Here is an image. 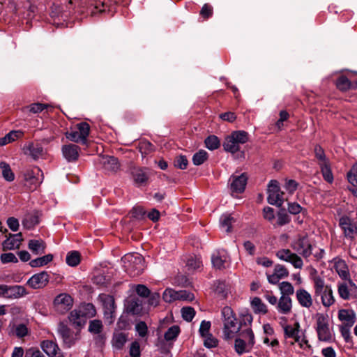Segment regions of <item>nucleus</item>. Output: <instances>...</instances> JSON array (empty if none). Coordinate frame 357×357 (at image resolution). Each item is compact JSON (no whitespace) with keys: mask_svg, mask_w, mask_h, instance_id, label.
<instances>
[{"mask_svg":"<svg viewBox=\"0 0 357 357\" xmlns=\"http://www.w3.org/2000/svg\"><path fill=\"white\" fill-rule=\"evenodd\" d=\"M69 4L75 5V12L94 15L109 11L105 0H69Z\"/></svg>","mask_w":357,"mask_h":357,"instance_id":"nucleus-1","label":"nucleus"},{"mask_svg":"<svg viewBox=\"0 0 357 357\" xmlns=\"http://www.w3.org/2000/svg\"><path fill=\"white\" fill-rule=\"evenodd\" d=\"M39 222L38 212L33 211L27 213L22 220L23 226L26 229H31Z\"/></svg>","mask_w":357,"mask_h":357,"instance_id":"nucleus-34","label":"nucleus"},{"mask_svg":"<svg viewBox=\"0 0 357 357\" xmlns=\"http://www.w3.org/2000/svg\"><path fill=\"white\" fill-rule=\"evenodd\" d=\"M79 147L75 144L65 145L62 148V153L68 161H75L79 156Z\"/></svg>","mask_w":357,"mask_h":357,"instance_id":"nucleus-29","label":"nucleus"},{"mask_svg":"<svg viewBox=\"0 0 357 357\" xmlns=\"http://www.w3.org/2000/svg\"><path fill=\"white\" fill-rule=\"evenodd\" d=\"M29 249L35 255H41L45 252V243L41 239H32L29 241Z\"/></svg>","mask_w":357,"mask_h":357,"instance_id":"nucleus-33","label":"nucleus"},{"mask_svg":"<svg viewBox=\"0 0 357 357\" xmlns=\"http://www.w3.org/2000/svg\"><path fill=\"white\" fill-rule=\"evenodd\" d=\"M22 241V233H18L10 236L3 243L4 250H14L20 247V243Z\"/></svg>","mask_w":357,"mask_h":357,"instance_id":"nucleus-31","label":"nucleus"},{"mask_svg":"<svg viewBox=\"0 0 357 357\" xmlns=\"http://www.w3.org/2000/svg\"><path fill=\"white\" fill-rule=\"evenodd\" d=\"M177 294V291H175L172 289H167L162 294V298L165 302L171 303L178 300Z\"/></svg>","mask_w":357,"mask_h":357,"instance_id":"nucleus-55","label":"nucleus"},{"mask_svg":"<svg viewBox=\"0 0 357 357\" xmlns=\"http://www.w3.org/2000/svg\"><path fill=\"white\" fill-rule=\"evenodd\" d=\"M58 332L61 337L64 344L67 347H70L75 344L76 337L73 335L70 328L63 324H60L58 328Z\"/></svg>","mask_w":357,"mask_h":357,"instance_id":"nucleus-24","label":"nucleus"},{"mask_svg":"<svg viewBox=\"0 0 357 357\" xmlns=\"http://www.w3.org/2000/svg\"><path fill=\"white\" fill-rule=\"evenodd\" d=\"M222 317L224 339L231 340L241 332V326H238L236 315L230 307L225 306L222 308Z\"/></svg>","mask_w":357,"mask_h":357,"instance_id":"nucleus-2","label":"nucleus"},{"mask_svg":"<svg viewBox=\"0 0 357 357\" xmlns=\"http://www.w3.org/2000/svg\"><path fill=\"white\" fill-rule=\"evenodd\" d=\"M283 192L280 190L278 182L271 180L268 186V202L271 205L281 206L284 202Z\"/></svg>","mask_w":357,"mask_h":357,"instance_id":"nucleus-11","label":"nucleus"},{"mask_svg":"<svg viewBox=\"0 0 357 357\" xmlns=\"http://www.w3.org/2000/svg\"><path fill=\"white\" fill-rule=\"evenodd\" d=\"M338 318L341 321L351 326L355 322V313L352 310H340L338 312Z\"/></svg>","mask_w":357,"mask_h":357,"instance_id":"nucleus-36","label":"nucleus"},{"mask_svg":"<svg viewBox=\"0 0 357 357\" xmlns=\"http://www.w3.org/2000/svg\"><path fill=\"white\" fill-rule=\"evenodd\" d=\"M95 314L94 306L88 303L82 308L73 310L69 315V320L74 326L82 327L86 321V317H93Z\"/></svg>","mask_w":357,"mask_h":357,"instance_id":"nucleus-7","label":"nucleus"},{"mask_svg":"<svg viewBox=\"0 0 357 357\" xmlns=\"http://www.w3.org/2000/svg\"><path fill=\"white\" fill-rule=\"evenodd\" d=\"M23 132L21 130H13L6 134L3 137L0 138V146L9 144L22 137Z\"/></svg>","mask_w":357,"mask_h":357,"instance_id":"nucleus-38","label":"nucleus"},{"mask_svg":"<svg viewBox=\"0 0 357 357\" xmlns=\"http://www.w3.org/2000/svg\"><path fill=\"white\" fill-rule=\"evenodd\" d=\"M181 314L184 320L186 321H190L195 315V311L194 308L191 307H183L181 309Z\"/></svg>","mask_w":357,"mask_h":357,"instance_id":"nucleus-56","label":"nucleus"},{"mask_svg":"<svg viewBox=\"0 0 357 357\" xmlns=\"http://www.w3.org/2000/svg\"><path fill=\"white\" fill-rule=\"evenodd\" d=\"M337 291L339 296L344 300H349L350 298V291L349 286L347 283H340L337 285Z\"/></svg>","mask_w":357,"mask_h":357,"instance_id":"nucleus-53","label":"nucleus"},{"mask_svg":"<svg viewBox=\"0 0 357 357\" xmlns=\"http://www.w3.org/2000/svg\"><path fill=\"white\" fill-rule=\"evenodd\" d=\"M132 174L135 183L137 185H143L149 178L146 169L139 167L135 168L132 172Z\"/></svg>","mask_w":357,"mask_h":357,"instance_id":"nucleus-32","label":"nucleus"},{"mask_svg":"<svg viewBox=\"0 0 357 357\" xmlns=\"http://www.w3.org/2000/svg\"><path fill=\"white\" fill-rule=\"evenodd\" d=\"M50 280V275L47 272L42 271L34 274L27 281V284L33 289L45 287Z\"/></svg>","mask_w":357,"mask_h":357,"instance_id":"nucleus-17","label":"nucleus"},{"mask_svg":"<svg viewBox=\"0 0 357 357\" xmlns=\"http://www.w3.org/2000/svg\"><path fill=\"white\" fill-rule=\"evenodd\" d=\"M276 256L280 260L290 263L295 268L301 269L303 266V261L301 257L289 249L278 250Z\"/></svg>","mask_w":357,"mask_h":357,"instance_id":"nucleus-13","label":"nucleus"},{"mask_svg":"<svg viewBox=\"0 0 357 357\" xmlns=\"http://www.w3.org/2000/svg\"><path fill=\"white\" fill-rule=\"evenodd\" d=\"M296 298L302 307L309 308L312 305V296L304 289H300L296 291Z\"/></svg>","mask_w":357,"mask_h":357,"instance_id":"nucleus-28","label":"nucleus"},{"mask_svg":"<svg viewBox=\"0 0 357 357\" xmlns=\"http://www.w3.org/2000/svg\"><path fill=\"white\" fill-rule=\"evenodd\" d=\"M77 128L78 130H71L66 133L67 139L74 142L86 144L90 132L89 125L86 122H82L77 125Z\"/></svg>","mask_w":357,"mask_h":357,"instance_id":"nucleus-9","label":"nucleus"},{"mask_svg":"<svg viewBox=\"0 0 357 357\" xmlns=\"http://www.w3.org/2000/svg\"><path fill=\"white\" fill-rule=\"evenodd\" d=\"M314 296L319 297L322 305L326 307L333 305L335 299L331 285L325 284L324 280L319 276L313 279Z\"/></svg>","mask_w":357,"mask_h":357,"instance_id":"nucleus-3","label":"nucleus"},{"mask_svg":"<svg viewBox=\"0 0 357 357\" xmlns=\"http://www.w3.org/2000/svg\"><path fill=\"white\" fill-rule=\"evenodd\" d=\"M248 176L245 174L233 175L230 178L231 190L233 192L241 193L244 191L247 183Z\"/></svg>","mask_w":357,"mask_h":357,"instance_id":"nucleus-20","label":"nucleus"},{"mask_svg":"<svg viewBox=\"0 0 357 357\" xmlns=\"http://www.w3.org/2000/svg\"><path fill=\"white\" fill-rule=\"evenodd\" d=\"M128 339V334L118 330L114 332L112 344L116 349H121Z\"/></svg>","mask_w":357,"mask_h":357,"instance_id":"nucleus-27","label":"nucleus"},{"mask_svg":"<svg viewBox=\"0 0 357 357\" xmlns=\"http://www.w3.org/2000/svg\"><path fill=\"white\" fill-rule=\"evenodd\" d=\"M73 303L72 297L66 293L59 294L54 300V307L61 314L68 312L72 307Z\"/></svg>","mask_w":357,"mask_h":357,"instance_id":"nucleus-16","label":"nucleus"},{"mask_svg":"<svg viewBox=\"0 0 357 357\" xmlns=\"http://www.w3.org/2000/svg\"><path fill=\"white\" fill-rule=\"evenodd\" d=\"M0 168L2 171V175L3 177L7 181H13L15 178V175L11 170V168L10 165L6 163V162H1L0 163Z\"/></svg>","mask_w":357,"mask_h":357,"instance_id":"nucleus-45","label":"nucleus"},{"mask_svg":"<svg viewBox=\"0 0 357 357\" xmlns=\"http://www.w3.org/2000/svg\"><path fill=\"white\" fill-rule=\"evenodd\" d=\"M204 338V344L207 348H213L218 345V341L211 334L203 336Z\"/></svg>","mask_w":357,"mask_h":357,"instance_id":"nucleus-64","label":"nucleus"},{"mask_svg":"<svg viewBox=\"0 0 357 357\" xmlns=\"http://www.w3.org/2000/svg\"><path fill=\"white\" fill-rule=\"evenodd\" d=\"M255 344V335L251 328L243 329L234 342V350L238 354L248 353Z\"/></svg>","mask_w":357,"mask_h":357,"instance_id":"nucleus-4","label":"nucleus"},{"mask_svg":"<svg viewBox=\"0 0 357 357\" xmlns=\"http://www.w3.org/2000/svg\"><path fill=\"white\" fill-rule=\"evenodd\" d=\"M317 332L320 341L329 342L332 339L327 319L324 315H319L317 319Z\"/></svg>","mask_w":357,"mask_h":357,"instance_id":"nucleus-14","label":"nucleus"},{"mask_svg":"<svg viewBox=\"0 0 357 357\" xmlns=\"http://www.w3.org/2000/svg\"><path fill=\"white\" fill-rule=\"evenodd\" d=\"M291 247L304 258L309 257L312 252V247L307 236H298L291 243Z\"/></svg>","mask_w":357,"mask_h":357,"instance_id":"nucleus-10","label":"nucleus"},{"mask_svg":"<svg viewBox=\"0 0 357 357\" xmlns=\"http://www.w3.org/2000/svg\"><path fill=\"white\" fill-rule=\"evenodd\" d=\"M28 294L26 289L21 285L8 286L4 289L3 296L8 298H20Z\"/></svg>","mask_w":357,"mask_h":357,"instance_id":"nucleus-22","label":"nucleus"},{"mask_svg":"<svg viewBox=\"0 0 357 357\" xmlns=\"http://www.w3.org/2000/svg\"><path fill=\"white\" fill-rule=\"evenodd\" d=\"M347 179L353 186H357V163L347 173Z\"/></svg>","mask_w":357,"mask_h":357,"instance_id":"nucleus-57","label":"nucleus"},{"mask_svg":"<svg viewBox=\"0 0 357 357\" xmlns=\"http://www.w3.org/2000/svg\"><path fill=\"white\" fill-rule=\"evenodd\" d=\"M289 275V272L284 266L277 264L275 268L273 273L272 274H268L267 279L269 283L273 284H276L280 280L287 277Z\"/></svg>","mask_w":357,"mask_h":357,"instance_id":"nucleus-21","label":"nucleus"},{"mask_svg":"<svg viewBox=\"0 0 357 357\" xmlns=\"http://www.w3.org/2000/svg\"><path fill=\"white\" fill-rule=\"evenodd\" d=\"M205 145L207 149L210 150H215L220 146V142L218 137L211 135L205 139Z\"/></svg>","mask_w":357,"mask_h":357,"instance_id":"nucleus-51","label":"nucleus"},{"mask_svg":"<svg viewBox=\"0 0 357 357\" xmlns=\"http://www.w3.org/2000/svg\"><path fill=\"white\" fill-rule=\"evenodd\" d=\"M322 176L326 181L331 183L333 181V175L331 169L330 162L319 165Z\"/></svg>","mask_w":357,"mask_h":357,"instance_id":"nucleus-44","label":"nucleus"},{"mask_svg":"<svg viewBox=\"0 0 357 357\" xmlns=\"http://www.w3.org/2000/svg\"><path fill=\"white\" fill-rule=\"evenodd\" d=\"M276 308L280 314H289L292 308V301L291 298L286 296H281L278 301Z\"/></svg>","mask_w":357,"mask_h":357,"instance_id":"nucleus-26","label":"nucleus"},{"mask_svg":"<svg viewBox=\"0 0 357 357\" xmlns=\"http://www.w3.org/2000/svg\"><path fill=\"white\" fill-rule=\"evenodd\" d=\"M276 222L273 223L274 227H282L290 222L289 215L284 211H280L276 215Z\"/></svg>","mask_w":357,"mask_h":357,"instance_id":"nucleus-42","label":"nucleus"},{"mask_svg":"<svg viewBox=\"0 0 357 357\" xmlns=\"http://www.w3.org/2000/svg\"><path fill=\"white\" fill-rule=\"evenodd\" d=\"M248 141V135L246 132L235 131L225 139L223 148L225 151L234 154L239 151L240 144H245Z\"/></svg>","mask_w":357,"mask_h":357,"instance_id":"nucleus-5","label":"nucleus"},{"mask_svg":"<svg viewBox=\"0 0 357 357\" xmlns=\"http://www.w3.org/2000/svg\"><path fill=\"white\" fill-rule=\"evenodd\" d=\"M23 176L25 185L32 190H35L42 183L43 178V172L38 167L26 169Z\"/></svg>","mask_w":357,"mask_h":357,"instance_id":"nucleus-12","label":"nucleus"},{"mask_svg":"<svg viewBox=\"0 0 357 357\" xmlns=\"http://www.w3.org/2000/svg\"><path fill=\"white\" fill-rule=\"evenodd\" d=\"M229 257L227 256L225 251H218L213 254L211 257V261L213 266L218 269H222L225 268L226 264L228 262Z\"/></svg>","mask_w":357,"mask_h":357,"instance_id":"nucleus-25","label":"nucleus"},{"mask_svg":"<svg viewBox=\"0 0 357 357\" xmlns=\"http://www.w3.org/2000/svg\"><path fill=\"white\" fill-rule=\"evenodd\" d=\"M135 330L138 335L142 337H145L148 333V327L144 321H139L137 323L135 326Z\"/></svg>","mask_w":357,"mask_h":357,"instance_id":"nucleus-60","label":"nucleus"},{"mask_svg":"<svg viewBox=\"0 0 357 357\" xmlns=\"http://www.w3.org/2000/svg\"><path fill=\"white\" fill-rule=\"evenodd\" d=\"M336 86L341 91H347L352 87L351 82L345 76H341L338 78Z\"/></svg>","mask_w":357,"mask_h":357,"instance_id":"nucleus-54","label":"nucleus"},{"mask_svg":"<svg viewBox=\"0 0 357 357\" xmlns=\"http://www.w3.org/2000/svg\"><path fill=\"white\" fill-rule=\"evenodd\" d=\"M300 324L296 322L294 325H286L284 327L285 338H293L294 341H300Z\"/></svg>","mask_w":357,"mask_h":357,"instance_id":"nucleus-30","label":"nucleus"},{"mask_svg":"<svg viewBox=\"0 0 357 357\" xmlns=\"http://www.w3.org/2000/svg\"><path fill=\"white\" fill-rule=\"evenodd\" d=\"M103 329V325L100 320L94 319L89 322V331L93 334H100Z\"/></svg>","mask_w":357,"mask_h":357,"instance_id":"nucleus-49","label":"nucleus"},{"mask_svg":"<svg viewBox=\"0 0 357 357\" xmlns=\"http://www.w3.org/2000/svg\"><path fill=\"white\" fill-rule=\"evenodd\" d=\"M189 270H197L202 267V261L200 257H190L188 258L186 264Z\"/></svg>","mask_w":357,"mask_h":357,"instance_id":"nucleus-52","label":"nucleus"},{"mask_svg":"<svg viewBox=\"0 0 357 357\" xmlns=\"http://www.w3.org/2000/svg\"><path fill=\"white\" fill-rule=\"evenodd\" d=\"M211 322L208 321H202L200 324L199 332L202 337L210 335Z\"/></svg>","mask_w":357,"mask_h":357,"instance_id":"nucleus-63","label":"nucleus"},{"mask_svg":"<svg viewBox=\"0 0 357 357\" xmlns=\"http://www.w3.org/2000/svg\"><path fill=\"white\" fill-rule=\"evenodd\" d=\"M49 107H51L49 105L42 103H33L29 106V109L31 112L36 114Z\"/></svg>","mask_w":357,"mask_h":357,"instance_id":"nucleus-59","label":"nucleus"},{"mask_svg":"<svg viewBox=\"0 0 357 357\" xmlns=\"http://www.w3.org/2000/svg\"><path fill=\"white\" fill-rule=\"evenodd\" d=\"M339 225L345 238L353 240L357 235V222H353L349 217L342 216L340 218Z\"/></svg>","mask_w":357,"mask_h":357,"instance_id":"nucleus-15","label":"nucleus"},{"mask_svg":"<svg viewBox=\"0 0 357 357\" xmlns=\"http://www.w3.org/2000/svg\"><path fill=\"white\" fill-rule=\"evenodd\" d=\"M281 296H289L293 295L294 289L292 284L289 282H282L279 285Z\"/></svg>","mask_w":357,"mask_h":357,"instance_id":"nucleus-47","label":"nucleus"},{"mask_svg":"<svg viewBox=\"0 0 357 357\" xmlns=\"http://www.w3.org/2000/svg\"><path fill=\"white\" fill-rule=\"evenodd\" d=\"M314 154L316 158L318 160L319 165L329 162L328 159L326 158L324 149L319 145L314 147Z\"/></svg>","mask_w":357,"mask_h":357,"instance_id":"nucleus-50","label":"nucleus"},{"mask_svg":"<svg viewBox=\"0 0 357 357\" xmlns=\"http://www.w3.org/2000/svg\"><path fill=\"white\" fill-rule=\"evenodd\" d=\"M129 354L130 357L141 356L140 344L138 341L135 340L130 344L129 348Z\"/></svg>","mask_w":357,"mask_h":357,"instance_id":"nucleus-58","label":"nucleus"},{"mask_svg":"<svg viewBox=\"0 0 357 357\" xmlns=\"http://www.w3.org/2000/svg\"><path fill=\"white\" fill-rule=\"evenodd\" d=\"M98 299L102 305L104 318L105 321L109 324H112L114 321L116 308L114 297L108 294H101L99 295Z\"/></svg>","mask_w":357,"mask_h":357,"instance_id":"nucleus-8","label":"nucleus"},{"mask_svg":"<svg viewBox=\"0 0 357 357\" xmlns=\"http://www.w3.org/2000/svg\"><path fill=\"white\" fill-rule=\"evenodd\" d=\"M102 162L104 168L108 171L116 172L119 168L117 158L112 156L103 157Z\"/></svg>","mask_w":357,"mask_h":357,"instance_id":"nucleus-37","label":"nucleus"},{"mask_svg":"<svg viewBox=\"0 0 357 357\" xmlns=\"http://www.w3.org/2000/svg\"><path fill=\"white\" fill-rule=\"evenodd\" d=\"M236 218L231 214H222L220 218V225L222 229L229 233L231 231L232 225L236 222Z\"/></svg>","mask_w":357,"mask_h":357,"instance_id":"nucleus-35","label":"nucleus"},{"mask_svg":"<svg viewBox=\"0 0 357 357\" xmlns=\"http://www.w3.org/2000/svg\"><path fill=\"white\" fill-rule=\"evenodd\" d=\"M22 150L26 155L31 157L34 160L42 158L45 155V151L43 146L33 142L24 144Z\"/></svg>","mask_w":357,"mask_h":357,"instance_id":"nucleus-18","label":"nucleus"},{"mask_svg":"<svg viewBox=\"0 0 357 357\" xmlns=\"http://www.w3.org/2000/svg\"><path fill=\"white\" fill-rule=\"evenodd\" d=\"M14 333L18 337H23L28 333V328L24 324H20L15 327Z\"/></svg>","mask_w":357,"mask_h":357,"instance_id":"nucleus-61","label":"nucleus"},{"mask_svg":"<svg viewBox=\"0 0 357 357\" xmlns=\"http://www.w3.org/2000/svg\"><path fill=\"white\" fill-rule=\"evenodd\" d=\"M334 268L338 275L343 280H348L351 287H356L355 284L350 280V274L348 266L344 260L335 258L333 259Z\"/></svg>","mask_w":357,"mask_h":357,"instance_id":"nucleus-19","label":"nucleus"},{"mask_svg":"<svg viewBox=\"0 0 357 357\" xmlns=\"http://www.w3.org/2000/svg\"><path fill=\"white\" fill-rule=\"evenodd\" d=\"M52 259L53 255L51 254H48L41 257H38L31 260L29 262V265L33 268L41 267L45 266L46 264L52 261Z\"/></svg>","mask_w":357,"mask_h":357,"instance_id":"nucleus-41","label":"nucleus"},{"mask_svg":"<svg viewBox=\"0 0 357 357\" xmlns=\"http://www.w3.org/2000/svg\"><path fill=\"white\" fill-rule=\"evenodd\" d=\"M180 333V328L176 326H171L165 333L164 337L166 341L175 340Z\"/></svg>","mask_w":357,"mask_h":357,"instance_id":"nucleus-46","label":"nucleus"},{"mask_svg":"<svg viewBox=\"0 0 357 357\" xmlns=\"http://www.w3.org/2000/svg\"><path fill=\"white\" fill-rule=\"evenodd\" d=\"M67 264L70 266H76L80 262V254L77 251L69 252L66 258Z\"/></svg>","mask_w":357,"mask_h":357,"instance_id":"nucleus-43","label":"nucleus"},{"mask_svg":"<svg viewBox=\"0 0 357 357\" xmlns=\"http://www.w3.org/2000/svg\"><path fill=\"white\" fill-rule=\"evenodd\" d=\"M252 321V315L248 310L241 312L240 314V321L238 323V326H241V331L250 328Z\"/></svg>","mask_w":357,"mask_h":357,"instance_id":"nucleus-39","label":"nucleus"},{"mask_svg":"<svg viewBox=\"0 0 357 357\" xmlns=\"http://www.w3.org/2000/svg\"><path fill=\"white\" fill-rule=\"evenodd\" d=\"M251 307L256 314H266L268 311L266 305L258 297L252 298L251 301Z\"/></svg>","mask_w":357,"mask_h":357,"instance_id":"nucleus-40","label":"nucleus"},{"mask_svg":"<svg viewBox=\"0 0 357 357\" xmlns=\"http://www.w3.org/2000/svg\"><path fill=\"white\" fill-rule=\"evenodd\" d=\"M122 260L127 271L134 276L141 274L145 268L144 259L139 253L126 255Z\"/></svg>","mask_w":357,"mask_h":357,"instance_id":"nucleus-6","label":"nucleus"},{"mask_svg":"<svg viewBox=\"0 0 357 357\" xmlns=\"http://www.w3.org/2000/svg\"><path fill=\"white\" fill-rule=\"evenodd\" d=\"M207 158V152L204 150H200L193 155L192 162L195 165H200L203 164Z\"/></svg>","mask_w":357,"mask_h":357,"instance_id":"nucleus-48","label":"nucleus"},{"mask_svg":"<svg viewBox=\"0 0 357 357\" xmlns=\"http://www.w3.org/2000/svg\"><path fill=\"white\" fill-rule=\"evenodd\" d=\"M264 218L270 222L272 225L274 223L275 215L274 213V209L271 207L267 206L264 208Z\"/></svg>","mask_w":357,"mask_h":357,"instance_id":"nucleus-62","label":"nucleus"},{"mask_svg":"<svg viewBox=\"0 0 357 357\" xmlns=\"http://www.w3.org/2000/svg\"><path fill=\"white\" fill-rule=\"evenodd\" d=\"M40 346L49 357H63L57 344L52 340H44L41 342Z\"/></svg>","mask_w":357,"mask_h":357,"instance_id":"nucleus-23","label":"nucleus"}]
</instances>
